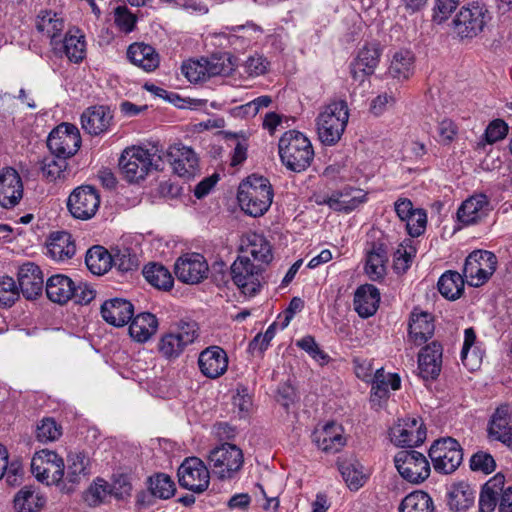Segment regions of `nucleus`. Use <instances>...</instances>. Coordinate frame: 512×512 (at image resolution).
<instances>
[{"label":"nucleus","mask_w":512,"mask_h":512,"mask_svg":"<svg viewBox=\"0 0 512 512\" xmlns=\"http://www.w3.org/2000/svg\"><path fill=\"white\" fill-rule=\"evenodd\" d=\"M279 155L283 165L290 171H305L314 159L310 140L296 130L286 131L279 140Z\"/></svg>","instance_id":"nucleus-1"},{"label":"nucleus","mask_w":512,"mask_h":512,"mask_svg":"<svg viewBox=\"0 0 512 512\" xmlns=\"http://www.w3.org/2000/svg\"><path fill=\"white\" fill-rule=\"evenodd\" d=\"M237 199L246 214L262 216L271 206L272 187L268 179L253 174L239 185Z\"/></svg>","instance_id":"nucleus-2"},{"label":"nucleus","mask_w":512,"mask_h":512,"mask_svg":"<svg viewBox=\"0 0 512 512\" xmlns=\"http://www.w3.org/2000/svg\"><path fill=\"white\" fill-rule=\"evenodd\" d=\"M199 336V326L196 321L181 319L171 325L170 330L160 337L157 344L158 352L166 360H175L188 346L195 343Z\"/></svg>","instance_id":"nucleus-3"},{"label":"nucleus","mask_w":512,"mask_h":512,"mask_svg":"<svg viewBox=\"0 0 512 512\" xmlns=\"http://www.w3.org/2000/svg\"><path fill=\"white\" fill-rule=\"evenodd\" d=\"M235 67L236 59L230 53H219L184 62L181 71L190 82L197 83L215 76H229Z\"/></svg>","instance_id":"nucleus-4"},{"label":"nucleus","mask_w":512,"mask_h":512,"mask_svg":"<svg viewBox=\"0 0 512 512\" xmlns=\"http://www.w3.org/2000/svg\"><path fill=\"white\" fill-rule=\"evenodd\" d=\"M349 109L345 101L332 102L322 108L316 118L319 140L325 145L336 144L348 123Z\"/></svg>","instance_id":"nucleus-5"},{"label":"nucleus","mask_w":512,"mask_h":512,"mask_svg":"<svg viewBox=\"0 0 512 512\" xmlns=\"http://www.w3.org/2000/svg\"><path fill=\"white\" fill-rule=\"evenodd\" d=\"M31 470L37 480L47 485H56L62 492L65 465L56 452L47 449L37 452L32 458Z\"/></svg>","instance_id":"nucleus-6"},{"label":"nucleus","mask_w":512,"mask_h":512,"mask_svg":"<svg viewBox=\"0 0 512 512\" xmlns=\"http://www.w3.org/2000/svg\"><path fill=\"white\" fill-rule=\"evenodd\" d=\"M154 155L142 147H130L123 151L119 167L125 179L131 183L143 180L152 169H157Z\"/></svg>","instance_id":"nucleus-7"},{"label":"nucleus","mask_w":512,"mask_h":512,"mask_svg":"<svg viewBox=\"0 0 512 512\" xmlns=\"http://www.w3.org/2000/svg\"><path fill=\"white\" fill-rule=\"evenodd\" d=\"M491 19L487 7L479 2L463 6L453 20L454 30L461 38H472L483 31Z\"/></svg>","instance_id":"nucleus-8"},{"label":"nucleus","mask_w":512,"mask_h":512,"mask_svg":"<svg viewBox=\"0 0 512 512\" xmlns=\"http://www.w3.org/2000/svg\"><path fill=\"white\" fill-rule=\"evenodd\" d=\"M263 271L261 265H255L246 256H239L231 265L234 284L248 297L259 293L264 282Z\"/></svg>","instance_id":"nucleus-9"},{"label":"nucleus","mask_w":512,"mask_h":512,"mask_svg":"<svg viewBox=\"0 0 512 512\" xmlns=\"http://www.w3.org/2000/svg\"><path fill=\"white\" fill-rule=\"evenodd\" d=\"M243 453L234 444L224 443L210 451L208 463L220 479H231L243 465Z\"/></svg>","instance_id":"nucleus-10"},{"label":"nucleus","mask_w":512,"mask_h":512,"mask_svg":"<svg viewBox=\"0 0 512 512\" xmlns=\"http://www.w3.org/2000/svg\"><path fill=\"white\" fill-rule=\"evenodd\" d=\"M429 457L436 472L450 474L462 463L463 452L457 440L448 437L438 439L432 444Z\"/></svg>","instance_id":"nucleus-11"},{"label":"nucleus","mask_w":512,"mask_h":512,"mask_svg":"<svg viewBox=\"0 0 512 512\" xmlns=\"http://www.w3.org/2000/svg\"><path fill=\"white\" fill-rule=\"evenodd\" d=\"M496 256L489 251L476 250L465 260L463 278L473 287L484 284L496 269Z\"/></svg>","instance_id":"nucleus-12"},{"label":"nucleus","mask_w":512,"mask_h":512,"mask_svg":"<svg viewBox=\"0 0 512 512\" xmlns=\"http://www.w3.org/2000/svg\"><path fill=\"white\" fill-rule=\"evenodd\" d=\"M394 463L399 474L408 482L418 484L430 475L429 461L418 451H399L394 457Z\"/></svg>","instance_id":"nucleus-13"},{"label":"nucleus","mask_w":512,"mask_h":512,"mask_svg":"<svg viewBox=\"0 0 512 512\" xmlns=\"http://www.w3.org/2000/svg\"><path fill=\"white\" fill-rule=\"evenodd\" d=\"M81 136L76 126L62 123L54 128L47 139V146L51 153L64 158H71L79 150Z\"/></svg>","instance_id":"nucleus-14"},{"label":"nucleus","mask_w":512,"mask_h":512,"mask_svg":"<svg viewBox=\"0 0 512 512\" xmlns=\"http://www.w3.org/2000/svg\"><path fill=\"white\" fill-rule=\"evenodd\" d=\"M100 205L98 191L88 185L75 188L67 200V208L71 215L80 220L91 219Z\"/></svg>","instance_id":"nucleus-15"},{"label":"nucleus","mask_w":512,"mask_h":512,"mask_svg":"<svg viewBox=\"0 0 512 512\" xmlns=\"http://www.w3.org/2000/svg\"><path fill=\"white\" fill-rule=\"evenodd\" d=\"M179 484L195 493H202L209 486L210 474L202 460L187 458L178 468Z\"/></svg>","instance_id":"nucleus-16"},{"label":"nucleus","mask_w":512,"mask_h":512,"mask_svg":"<svg viewBox=\"0 0 512 512\" xmlns=\"http://www.w3.org/2000/svg\"><path fill=\"white\" fill-rule=\"evenodd\" d=\"M208 264L199 253L185 254L178 258L174 272L178 280L187 284H198L208 275Z\"/></svg>","instance_id":"nucleus-17"},{"label":"nucleus","mask_w":512,"mask_h":512,"mask_svg":"<svg viewBox=\"0 0 512 512\" xmlns=\"http://www.w3.org/2000/svg\"><path fill=\"white\" fill-rule=\"evenodd\" d=\"M391 441L400 447H414L424 442L426 430L421 420L417 418H405L390 431Z\"/></svg>","instance_id":"nucleus-18"},{"label":"nucleus","mask_w":512,"mask_h":512,"mask_svg":"<svg viewBox=\"0 0 512 512\" xmlns=\"http://www.w3.org/2000/svg\"><path fill=\"white\" fill-rule=\"evenodd\" d=\"M488 437L499 441L505 446L512 447V407L500 405L492 414L488 424Z\"/></svg>","instance_id":"nucleus-19"},{"label":"nucleus","mask_w":512,"mask_h":512,"mask_svg":"<svg viewBox=\"0 0 512 512\" xmlns=\"http://www.w3.org/2000/svg\"><path fill=\"white\" fill-rule=\"evenodd\" d=\"M90 459L84 452H70L67 456V472L64 475L62 493H72L82 480L90 475Z\"/></svg>","instance_id":"nucleus-20"},{"label":"nucleus","mask_w":512,"mask_h":512,"mask_svg":"<svg viewBox=\"0 0 512 512\" xmlns=\"http://www.w3.org/2000/svg\"><path fill=\"white\" fill-rule=\"evenodd\" d=\"M168 161L180 177L191 178L198 169V157L191 147L174 144L167 151Z\"/></svg>","instance_id":"nucleus-21"},{"label":"nucleus","mask_w":512,"mask_h":512,"mask_svg":"<svg viewBox=\"0 0 512 512\" xmlns=\"http://www.w3.org/2000/svg\"><path fill=\"white\" fill-rule=\"evenodd\" d=\"M23 198V183L18 172L11 168L0 171V205L13 208Z\"/></svg>","instance_id":"nucleus-22"},{"label":"nucleus","mask_w":512,"mask_h":512,"mask_svg":"<svg viewBox=\"0 0 512 512\" xmlns=\"http://www.w3.org/2000/svg\"><path fill=\"white\" fill-rule=\"evenodd\" d=\"M198 366L204 376L216 379L227 371L228 356L221 347L210 346L200 353Z\"/></svg>","instance_id":"nucleus-23"},{"label":"nucleus","mask_w":512,"mask_h":512,"mask_svg":"<svg viewBox=\"0 0 512 512\" xmlns=\"http://www.w3.org/2000/svg\"><path fill=\"white\" fill-rule=\"evenodd\" d=\"M435 331L433 316L422 311L419 308H414L410 314L408 324V338L409 341L419 346L426 343Z\"/></svg>","instance_id":"nucleus-24"},{"label":"nucleus","mask_w":512,"mask_h":512,"mask_svg":"<svg viewBox=\"0 0 512 512\" xmlns=\"http://www.w3.org/2000/svg\"><path fill=\"white\" fill-rule=\"evenodd\" d=\"M352 292L350 285L342 286L338 290L333 309V321L336 333L341 338L350 335V310H351Z\"/></svg>","instance_id":"nucleus-25"},{"label":"nucleus","mask_w":512,"mask_h":512,"mask_svg":"<svg viewBox=\"0 0 512 512\" xmlns=\"http://www.w3.org/2000/svg\"><path fill=\"white\" fill-rule=\"evenodd\" d=\"M112 119L113 115L109 107L91 106L82 113L81 125L85 132L97 136L109 129Z\"/></svg>","instance_id":"nucleus-26"},{"label":"nucleus","mask_w":512,"mask_h":512,"mask_svg":"<svg viewBox=\"0 0 512 512\" xmlns=\"http://www.w3.org/2000/svg\"><path fill=\"white\" fill-rule=\"evenodd\" d=\"M19 289L26 299H35L43 290V274L39 266L32 262L23 264L18 271Z\"/></svg>","instance_id":"nucleus-27"},{"label":"nucleus","mask_w":512,"mask_h":512,"mask_svg":"<svg viewBox=\"0 0 512 512\" xmlns=\"http://www.w3.org/2000/svg\"><path fill=\"white\" fill-rule=\"evenodd\" d=\"M442 346L433 341L426 345L418 355V369L423 379H435L439 376L442 366Z\"/></svg>","instance_id":"nucleus-28"},{"label":"nucleus","mask_w":512,"mask_h":512,"mask_svg":"<svg viewBox=\"0 0 512 512\" xmlns=\"http://www.w3.org/2000/svg\"><path fill=\"white\" fill-rule=\"evenodd\" d=\"M312 438L318 448L326 453H337L346 443L342 435V427L334 422L315 429Z\"/></svg>","instance_id":"nucleus-29"},{"label":"nucleus","mask_w":512,"mask_h":512,"mask_svg":"<svg viewBox=\"0 0 512 512\" xmlns=\"http://www.w3.org/2000/svg\"><path fill=\"white\" fill-rule=\"evenodd\" d=\"M134 307L131 302L122 298L105 301L101 306L103 319L116 327H122L133 317Z\"/></svg>","instance_id":"nucleus-30"},{"label":"nucleus","mask_w":512,"mask_h":512,"mask_svg":"<svg viewBox=\"0 0 512 512\" xmlns=\"http://www.w3.org/2000/svg\"><path fill=\"white\" fill-rule=\"evenodd\" d=\"M489 200L484 194H476L465 200L457 211L459 221L465 225L474 224L487 215Z\"/></svg>","instance_id":"nucleus-31"},{"label":"nucleus","mask_w":512,"mask_h":512,"mask_svg":"<svg viewBox=\"0 0 512 512\" xmlns=\"http://www.w3.org/2000/svg\"><path fill=\"white\" fill-rule=\"evenodd\" d=\"M380 302V293L372 284L361 285L354 292V310L362 318L375 314Z\"/></svg>","instance_id":"nucleus-32"},{"label":"nucleus","mask_w":512,"mask_h":512,"mask_svg":"<svg viewBox=\"0 0 512 512\" xmlns=\"http://www.w3.org/2000/svg\"><path fill=\"white\" fill-rule=\"evenodd\" d=\"M158 320L150 312H142L132 317L129 326V335L138 343L147 342L158 330Z\"/></svg>","instance_id":"nucleus-33"},{"label":"nucleus","mask_w":512,"mask_h":512,"mask_svg":"<svg viewBox=\"0 0 512 512\" xmlns=\"http://www.w3.org/2000/svg\"><path fill=\"white\" fill-rule=\"evenodd\" d=\"M76 252V246L70 233L54 232L47 243V254L56 261L71 259Z\"/></svg>","instance_id":"nucleus-34"},{"label":"nucleus","mask_w":512,"mask_h":512,"mask_svg":"<svg viewBox=\"0 0 512 512\" xmlns=\"http://www.w3.org/2000/svg\"><path fill=\"white\" fill-rule=\"evenodd\" d=\"M414 55L410 50H399L393 53L387 75L399 82L408 80L414 74Z\"/></svg>","instance_id":"nucleus-35"},{"label":"nucleus","mask_w":512,"mask_h":512,"mask_svg":"<svg viewBox=\"0 0 512 512\" xmlns=\"http://www.w3.org/2000/svg\"><path fill=\"white\" fill-rule=\"evenodd\" d=\"M505 477L501 473L496 474L482 487L479 496L480 512H493L497 506L499 495L505 492Z\"/></svg>","instance_id":"nucleus-36"},{"label":"nucleus","mask_w":512,"mask_h":512,"mask_svg":"<svg viewBox=\"0 0 512 512\" xmlns=\"http://www.w3.org/2000/svg\"><path fill=\"white\" fill-rule=\"evenodd\" d=\"M73 294L74 281L66 275H53L46 282V295L54 303L64 304Z\"/></svg>","instance_id":"nucleus-37"},{"label":"nucleus","mask_w":512,"mask_h":512,"mask_svg":"<svg viewBox=\"0 0 512 512\" xmlns=\"http://www.w3.org/2000/svg\"><path fill=\"white\" fill-rule=\"evenodd\" d=\"M127 57L136 66L144 71L155 70L159 65V56L155 49L144 43H134L129 46Z\"/></svg>","instance_id":"nucleus-38"},{"label":"nucleus","mask_w":512,"mask_h":512,"mask_svg":"<svg viewBox=\"0 0 512 512\" xmlns=\"http://www.w3.org/2000/svg\"><path fill=\"white\" fill-rule=\"evenodd\" d=\"M241 250L263 263H269L273 257L269 242L257 233H249L242 239Z\"/></svg>","instance_id":"nucleus-39"},{"label":"nucleus","mask_w":512,"mask_h":512,"mask_svg":"<svg viewBox=\"0 0 512 512\" xmlns=\"http://www.w3.org/2000/svg\"><path fill=\"white\" fill-rule=\"evenodd\" d=\"M476 490L467 482L460 481L451 486L449 492V507L455 511L467 510L474 504Z\"/></svg>","instance_id":"nucleus-40"},{"label":"nucleus","mask_w":512,"mask_h":512,"mask_svg":"<svg viewBox=\"0 0 512 512\" xmlns=\"http://www.w3.org/2000/svg\"><path fill=\"white\" fill-rule=\"evenodd\" d=\"M46 504V498L32 487L25 486L14 497L17 512H39Z\"/></svg>","instance_id":"nucleus-41"},{"label":"nucleus","mask_w":512,"mask_h":512,"mask_svg":"<svg viewBox=\"0 0 512 512\" xmlns=\"http://www.w3.org/2000/svg\"><path fill=\"white\" fill-rule=\"evenodd\" d=\"M401 387V379L396 373H386L383 368L375 371L372 381V397L387 399L389 390L396 391Z\"/></svg>","instance_id":"nucleus-42"},{"label":"nucleus","mask_w":512,"mask_h":512,"mask_svg":"<svg viewBox=\"0 0 512 512\" xmlns=\"http://www.w3.org/2000/svg\"><path fill=\"white\" fill-rule=\"evenodd\" d=\"M40 170L48 181L65 180L69 175L67 158L51 153L41 160Z\"/></svg>","instance_id":"nucleus-43"},{"label":"nucleus","mask_w":512,"mask_h":512,"mask_svg":"<svg viewBox=\"0 0 512 512\" xmlns=\"http://www.w3.org/2000/svg\"><path fill=\"white\" fill-rule=\"evenodd\" d=\"M381 50L378 43H365L358 51L356 58V66L363 73V76L368 77L373 74L375 68L379 63Z\"/></svg>","instance_id":"nucleus-44"},{"label":"nucleus","mask_w":512,"mask_h":512,"mask_svg":"<svg viewBox=\"0 0 512 512\" xmlns=\"http://www.w3.org/2000/svg\"><path fill=\"white\" fill-rule=\"evenodd\" d=\"M464 278L456 271H446L439 278L437 286L440 294L449 300L458 299L464 290Z\"/></svg>","instance_id":"nucleus-45"},{"label":"nucleus","mask_w":512,"mask_h":512,"mask_svg":"<svg viewBox=\"0 0 512 512\" xmlns=\"http://www.w3.org/2000/svg\"><path fill=\"white\" fill-rule=\"evenodd\" d=\"M387 252L382 244L374 245L368 252L365 272L372 280H378L385 275Z\"/></svg>","instance_id":"nucleus-46"},{"label":"nucleus","mask_w":512,"mask_h":512,"mask_svg":"<svg viewBox=\"0 0 512 512\" xmlns=\"http://www.w3.org/2000/svg\"><path fill=\"white\" fill-rule=\"evenodd\" d=\"M398 512H434V503L428 493L414 491L402 499Z\"/></svg>","instance_id":"nucleus-47"},{"label":"nucleus","mask_w":512,"mask_h":512,"mask_svg":"<svg viewBox=\"0 0 512 512\" xmlns=\"http://www.w3.org/2000/svg\"><path fill=\"white\" fill-rule=\"evenodd\" d=\"M112 262L111 253L102 246H93L86 253L85 263L95 275L106 273L111 268Z\"/></svg>","instance_id":"nucleus-48"},{"label":"nucleus","mask_w":512,"mask_h":512,"mask_svg":"<svg viewBox=\"0 0 512 512\" xmlns=\"http://www.w3.org/2000/svg\"><path fill=\"white\" fill-rule=\"evenodd\" d=\"M145 279L155 288L167 291L173 286V277L161 264L150 263L143 269Z\"/></svg>","instance_id":"nucleus-49"},{"label":"nucleus","mask_w":512,"mask_h":512,"mask_svg":"<svg viewBox=\"0 0 512 512\" xmlns=\"http://www.w3.org/2000/svg\"><path fill=\"white\" fill-rule=\"evenodd\" d=\"M36 28L52 41H55L64 28V22L57 17L56 13L42 11L37 17Z\"/></svg>","instance_id":"nucleus-50"},{"label":"nucleus","mask_w":512,"mask_h":512,"mask_svg":"<svg viewBox=\"0 0 512 512\" xmlns=\"http://www.w3.org/2000/svg\"><path fill=\"white\" fill-rule=\"evenodd\" d=\"M476 340V334L473 328H467L464 332V343L461 350V361L465 367L470 370H475L480 365V358L476 350L471 348Z\"/></svg>","instance_id":"nucleus-51"},{"label":"nucleus","mask_w":512,"mask_h":512,"mask_svg":"<svg viewBox=\"0 0 512 512\" xmlns=\"http://www.w3.org/2000/svg\"><path fill=\"white\" fill-rule=\"evenodd\" d=\"M149 489L152 495L160 499H169L176 491L173 480L163 473L149 478Z\"/></svg>","instance_id":"nucleus-52"},{"label":"nucleus","mask_w":512,"mask_h":512,"mask_svg":"<svg viewBox=\"0 0 512 512\" xmlns=\"http://www.w3.org/2000/svg\"><path fill=\"white\" fill-rule=\"evenodd\" d=\"M416 249L411 239H405L398 245L394 253V267L397 271L405 272L415 257Z\"/></svg>","instance_id":"nucleus-53"},{"label":"nucleus","mask_w":512,"mask_h":512,"mask_svg":"<svg viewBox=\"0 0 512 512\" xmlns=\"http://www.w3.org/2000/svg\"><path fill=\"white\" fill-rule=\"evenodd\" d=\"M62 435V428L53 418H43L36 427V438L42 443L53 442Z\"/></svg>","instance_id":"nucleus-54"},{"label":"nucleus","mask_w":512,"mask_h":512,"mask_svg":"<svg viewBox=\"0 0 512 512\" xmlns=\"http://www.w3.org/2000/svg\"><path fill=\"white\" fill-rule=\"evenodd\" d=\"M111 257L112 265L122 272H128L138 267V258L135 254H131L128 248L112 249Z\"/></svg>","instance_id":"nucleus-55"},{"label":"nucleus","mask_w":512,"mask_h":512,"mask_svg":"<svg viewBox=\"0 0 512 512\" xmlns=\"http://www.w3.org/2000/svg\"><path fill=\"white\" fill-rule=\"evenodd\" d=\"M82 37L66 35L63 40V50L67 58L74 63L83 60L85 54V43Z\"/></svg>","instance_id":"nucleus-56"},{"label":"nucleus","mask_w":512,"mask_h":512,"mask_svg":"<svg viewBox=\"0 0 512 512\" xmlns=\"http://www.w3.org/2000/svg\"><path fill=\"white\" fill-rule=\"evenodd\" d=\"M19 298V287L13 278L4 276L0 278V306L10 307Z\"/></svg>","instance_id":"nucleus-57"},{"label":"nucleus","mask_w":512,"mask_h":512,"mask_svg":"<svg viewBox=\"0 0 512 512\" xmlns=\"http://www.w3.org/2000/svg\"><path fill=\"white\" fill-rule=\"evenodd\" d=\"M406 229L410 236L418 237L426 230L427 213L424 209L416 208L406 220Z\"/></svg>","instance_id":"nucleus-58"},{"label":"nucleus","mask_w":512,"mask_h":512,"mask_svg":"<svg viewBox=\"0 0 512 512\" xmlns=\"http://www.w3.org/2000/svg\"><path fill=\"white\" fill-rule=\"evenodd\" d=\"M297 345L321 365L328 362L329 356L319 347L314 337L305 336L297 342Z\"/></svg>","instance_id":"nucleus-59"},{"label":"nucleus","mask_w":512,"mask_h":512,"mask_svg":"<svg viewBox=\"0 0 512 512\" xmlns=\"http://www.w3.org/2000/svg\"><path fill=\"white\" fill-rule=\"evenodd\" d=\"M470 467L473 471H480L485 474H490L495 470L496 463L492 455L480 451L471 457Z\"/></svg>","instance_id":"nucleus-60"},{"label":"nucleus","mask_w":512,"mask_h":512,"mask_svg":"<svg viewBox=\"0 0 512 512\" xmlns=\"http://www.w3.org/2000/svg\"><path fill=\"white\" fill-rule=\"evenodd\" d=\"M396 102L393 94L383 93L372 99L369 112L375 117L383 115L389 107L393 106Z\"/></svg>","instance_id":"nucleus-61"},{"label":"nucleus","mask_w":512,"mask_h":512,"mask_svg":"<svg viewBox=\"0 0 512 512\" xmlns=\"http://www.w3.org/2000/svg\"><path fill=\"white\" fill-rule=\"evenodd\" d=\"M24 476L23 465L20 460L15 459L11 462L7 461V469L4 477L9 486H18L21 484Z\"/></svg>","instance_id":"nucleus-62"},{"label":"nucleus","mask_w":512,"mask_h":512,"mask_svg":"<svg viewBox=\"0 0 512 512\" xmlns=\"http://www.w3.org/2000/svg\"><path fill=\"white\" fill-rule=\"evenodd\" d=\"M507 132V124L501 119H496L486 128L485 139L489 144H492L502 140L506 136Z\"/></svg>","instance_id":"nucleus-63"},{"label":"nucleus","mask_w":512,"mask_h":512,"mask_svg":"<svg viewBox=\"0 0 512 512\" xmlns=\"http://www.w3.org/2000/svg\"><path fill=\"white\" fill-rule=\"evenodd\" d=\"M328 204L336 211L349 212L352 209V197L349 190L333 193L328 200Z\"/></svg>","instance_id":"nucleus-64"}]
</instances>
